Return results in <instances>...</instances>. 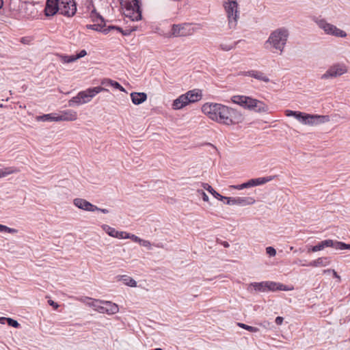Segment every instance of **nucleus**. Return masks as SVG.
Returning a JSON list of instances; mask_svg holds the SVG:
<instances>
[{
    "label": "nucleus",
    "instance_id": "nucleus-38",
    "mask_svg": "<svg viewBox=\"0 0 350 350\" xmlns=\"http://www.w3.org/2000/svg\"><path fill=\"white\" fill-rule=\"evenodd\" d=\"M18 170L16 169H14L13 167L5 168V170H0V178L5 177L9 174L17 172Z\"/></svg>",
    "mask_w": 350,
    "mask_h": 350
},
{
    "label": "nucleus",
    "instance_id": "nucleus-55",
    "mask_svg": "<svg viewBox=\"0 0 350 350\" xmlns=\"http://www.w3.org/2000/svg\"><path fill=\"white\" fill-rule=\"evenodd\" d=\"M283 321H284V318L282 317H276L275 320V323L278 325H280L282 324L283 323Z\"/></svg>",
    "mask_w": 350,
    "mask_h": 350
},
{
    "label": "nucleus",
    "instance_id": "nucleus-54",
    "mask_svg": "<svg viewBox=\"0 0 350 350\" xmlns=\"http://www.w3.org/2000/svg\"><path fill=\"white\" fill-rule=\"evenodd\" d=\"M142 245L144 246V247H150L151 244L150 243V241H146V240H143L142 239V241L141 243H139Z\"/></svg>",
    "mask_w": 350,
    "mask_h": 350
},
{
    "label": "nucleus",
    "instance_id": "nucleus-14",
    "mask_svg": "<svg viewBox=\"0 0 350 350\" xmlns=\"http://www.w3.org/2000/svg\"><path fill=\"white\" fill-rule=\"evenodd\" d=\"M73 204L77 208L87 211L94 212L98 209V206L83 198L74 199Z\"/></svg>",
    "mask_w": 350,
    "mask_h": 350
},
{
    "label": "nucleus",
    "instance_id": "nucleus-29",
    "mask_svg": "<svg viewBox=\"0 0 350 350\" xmlns=\"http://www.w3.org/2000/svg\"><path fill=\"white\" fill-rule=\"evenodd\" d=\"M120 280H121L124 284H126L129 286H131V287L137 286L136 281L128 275H121Z\"/></svg>",
    "mask_w": 350,
    "mask_h": 350
},
{
    "label": "nucleus",
    "instance_id": "nucleus-6",
    "mask_svg": "<svg viewBox=\"0 0 350 350\" xmlns=\"http://www.w3.org/2000/svg\"><path fill=\"white\" fill-rule=\"evenodd\" d=\"M318 25L327 34L340 38H345L347 36L345 31L337 28L334 25L328 23L325 20H320Z\"/></svg>",
    "mask_w": 350,
    "mask_h": 350
},
{
    "label": "nucleus",
    "instance_id": "nucleus-48",
    "mask_svg": "<svg viewBox=\"0 0 350 350\" xmlns=\"http://www.w3.org/2000/svg\"><path fill=\"white\" fill-rule=\"evenodd\" d=\"M136 29H137L136 27H134V28L130 29H125V30L122 29L121 33L123 36H129L132 31H135Z\"/></svg>",
    "mask_w": 350,
    "mask_h": 350
},
{
    "label": "nucleus",
    "instance_id": "nucleus-19",
    "mask_svg": "<svg viewBox=\"0 0 350 350\" xmlns=\"http://www.w3.org/2000/svg\"><path fill=\"white\" fill-rule=\"evenodd\" d=\"M187 97L185 94H182L173 101L172 109L178 110L189 105Z\"/></svg>",
    "mask_w": 350,
    "mask_h": 350
},
{
    "label": "nucleus",
    "instance_id": "nucleus-58",
    "mask_svg": "<svg viewBox=\"0 0 350 350\" xmlns=\"http://www.w3.org/2000/svg\"><path fill=\"white\" fill-rule=\"evenodd\" d=\"M262 327H264L265 328H269L270 329V323L266 321H263L261 324H260Z\"/></svg>",
    "mask_w": 350,
    "mask_h": 350
},
{
    "label": "nucleus",
    "instance_id": "nucleus-46",
    "mask_svg": "<svg viewBox=\"0 0 350 350\" xmlns=\"http://www.w3.org/2000/svg\"><path fill=\"white\" fill-rule=\"evenodd\" d=\"M266 252L270 256H275L276 254V250L273 247H267Z\"/></svg>",
    "mask_w": 350,
    "mask_h": 350
},
{
    "label": "nucleus",
    "instance_id": "nucleus-59",
    "mask_svg": "<svg viewBox=\"0 0 350 350\" xmlns=\"http://www.w3.org/2000/svg\"><path fill=\"white\" fill-rule=\"evenodd\" d=\"M48 303L51 306H59L57 303L51 299H49Z\"/></svg>",
    "mask_w": 350,
    "mask_h": 350
},
{
    "label": "nucleus",
    "instance_id": "nucleus-57",
    "mask_svg": "<svg viewBox=\"0 0 350 350\" xmlns=\"http://www.w3.org/2000/svg\"><path fill=\"white\" fill-rule=\"evenodd\" d=\"M124 234H122V237H118V239H131V235L129 233L126 232H123Z\"/></svg>",
    "mask_w": 350,
    "mask_h": 350
},
{
    "label": "nucleus",
    "instance_id": "nucleus-5",
    "mask_svg": "<svg viewBox=\"0 0 350 350\" xmlns=\"http://www.w3.org/2000/svg\"><path fill=\"white\" fill-rule=\"evenodd\" d=\"M60 14L67 17L73 16L77 12V3L75 0H58Z\"/></svg>",
    "mask_w": 350,
    "mask_h": 350
},
{
    "label": "nucleus",
    "instance_id": "nucleus-17",
    "mask_svg": "<svg viewBox=\"0 0 350 350\" xmlns=\"http://www.w3.org/2000/svg\"><path fill=\"white\" fill-rule=\"evenodd\" d=\"M250 98L251 97L250 96L243 95H235L231 98V100L234 103L237 104L244 109H247V106L250 104Z\"/></svg>",
    "mask_w": 350,
    "mask_h": 350
},
{
    "label": "nucleus",
    "instance_id": "nucleus-37",
    "mask_svg": "<svg viewBox=\"0 0 350 350\" xmlns=\"http://www.w3.org/2000/svg\"><path fill=\"white\" fill-rule=\"evenodd\" d=\"M62 62L66 64V63H71L77 60L75 55H59Z\"/></svg>",
    "mask_w": 350,
    "mask_h": 350
},
{
    "label": "nucleus",
    "instance_id": "nucleus-23",
    "mask_svg": "<svg viewBox=\"0 0 350 350\" xmlns=\"http://www.w3.org/2000/svg\"><path fill=\"white\" fill-rule=\"evenodd\" d=\"M131 98L134 105H138L146 100L147 94L144 92H132Z\"/></svg>",
    "mask_w": 350,
    "mask_h": 350
},
{
    "label": "nucleus",
    "instance_id": "nucleus-39",
    "mask_svg": "<svg viewBox=\"0 0 350 350\" xmlns=\"http://www.w3.org/2000/svg\"><path fill=\"white\" fill-rule=\"evenodd\" d=\"M237 325L239 327H241L243 329H245L250 332H258L259 331L258 328L256 327H252V326H250V325H247L246 324H244L243 323H237Z\"/></svg>",
    "mask_w": 350,
    "mask_h": 350
},
{
    "label": "nucleus",
    "instance_id": "nucleus-42",
    "mask_svg": "<svg viewBox=\"0 0 350 350\" xmlns=\"http://www.w3.org/2000/svg\"><path fill=\"white\" fill-rule=\"evenodd\" d=\"M337 241H333L332 239H326V240H324V241H322V243H323V247H334L336 249V243Z\"/></svg>",
    "mask_w": 350,
    "mask_h": 350
},
{
    "label": "nucleus",
    "instance_id": "nucleus-24",
    "mask_svg": "<svg viewBox=\"0 0 350 350\" xmlns=\"http://www.w3.org/2000/svg\"><path fill=\"white\" fill-rule=\"evenodd\" d=\"M267 291H288L290 288L287 286L275 282L267 281Z\"/></svg>",
    "mask_w": 350,
    "mask_h": 350
},
{
    "label": "nucleus",
    "instance_id": "nucleus-15",
    "mask_svg": "<svg viewBox=\"0 0 350 350\" xmlns=\"http://www.w3.org/2000/svg\"><path fill=\"white\" fill-rule=\"evenodd\" d=\"M240 75L243 76H249L258 81H261L265 83H268L270 81L269 77L266 76L264 72L259 70H251L249 71H244L241 72Z\"/></svg>",
    "mask_w": 350,
    "mask_h": 350
},
{
    "label": "nucleus",
    "instance_id": "nucleus-13",
    "mask_svg": "<svg viewBox=\"0 0 350 350\" xmlns=\"http://www.w3.org/2000/svg\"><path fill=\"white\" fill-rule=\"evenodd\" d=\"M57 12L60 14L58 0H46L44 14L46 16H53Z\"/></svg>",
    "mask_w": 350,
    "mask_h": 350
},
{
    "label": "nucleus",
    "instance_id": "nucleus-61",
    "mask_svg": "<svg viewBox=\"0 0 350 350\" xmlns=\"http://www.w3.org/2000/svg\"><path fill=\"white\" fill-rule=\"evenodd\" d=\"M7 320H8V318L7 317H0V323L1 324H5L7 323Z\"/></svg>",
    "mask_w": 350,
    "mask_h": 350
},
{
    "label": "nucleus",
    "instance_id": "nucleus-9",
    "mask_svg": "<svg viewBox=\"0 0 350 350\" xmlns=\"http://www.w3.org/2000/svg\"><path fill=\"white\" fill-rule=\"evenodd\" d=\"M273 176L260 177L257 178H252L249 180L247 182L242 183L241 185H232V188L235 189H243L251 187L258 186L267 183V182L273 180Z\"/></svg>",
    "mask_w": 350,
    "mask_h": 350
},
{
    "label": "nucleus",
    "instance_id": "nucleus-28",
    "mask_svg": "<svg viewBox=\"0 0 350 350\" xmlns=\"http://www.w3.org/2000/svg\"><path fill=\"white\" fill-rule=\"evenodd\" d=\"M96 23L93 25H87L86 28L88 29H92L97 31L103 32V29L106 27L105 21L100 23V21L96 22Z\"/></svg>",
    "mask_w": 350,
    "mask_h": 350
},
{
    "label": "nucleus",
    "instance_id": "nucleus-53",
    "mask_svg": "<svg viewBox=\"0 0 350 350\" xmlns=\"http://www.w3.org/2000/svg\"><path fill=\"white\" fill-rule=\"evenodd\" d=\"M131 239L133 241L137 242V243H141V241H142V239H140L139 237H138L137 236H136L135 234H131Z\"/></svg>",
    "mask_w": 350,
    "mask_h": 350
},
{
    "label": "nucleus",
    "instance_id": "nucleus-2",
    "mask_svg": "<svg viewBox=\"0 0 350 350\" xmlns=\"http://www.w3.org/2000/svg\"><path fill=\"white\" fill-rule=\"evenodd\" d=\"M121 7L124 9V14L132 21H138L142 18L141 0H120Z\"/></svg>",
    "mask_w": 350,
    "mask_h": 350
},
{
    "label": "nucleus",
    "instance_id": "nucleus-12",
    "mask_svg": "<svg viewBox=\"0 0 350 350\" xmlns=\"http://www.w3.org/2000/svg\"><path fill=\"white\" fill-rule=\"evenodd\" d=\"M268 106L262 101L250 98V104L247 106V109L254 111L257 113L267 112L268 111Z\"/></svg>",
    "mask_w": 350,
    "mask_h": 350
},
{
    "label": "nucleus",
    "instance_id": "nucleus-44",
    "mask_svg": "<svg viewBox=\"0 0 350 350\" xmlns=\"http://www.w3.org/2000/svg\"><path fill=\"white\" fill-rule=\"evenodd\" d=\"M324 249L322 242H319L317 245L312 246L310 249H309L308 252H316L318 251L323 250Z\"/></svg>",
    "mask_w": 350,
    "mask_h": 350
},
{
    "label": "nucleus",
    "instance_id": "nucleus-22",
    "mask_svg": "<svg viewBox=\"0 0 350 350\" xmlns=\"http://www.w3.org/2000/svg\"><path fill=\"white\" fill-rule=\"evenodd\" d=\"M255 200L251 197H237L233 198L232 205L245 206L253 204Z\"/></svg>",
    "mask_w": 350,
    "mask_h": 350
},
{
    "label": "nucleus",
    "instance_id": "nucleus-50",
    "mask_svg": "<svg viewBox=\"0 0 350 350\" xmlns=\"http://www.w3.org/2000/svg\"><path fill=\"white\" fill-rule=\"evenodd\" d=\"M198 192L202 196V198L204 201L207 202L208 201V196L206 195V193L203 190H198Z\"/></svg>",
    "mask_w": 350,
    "mask_h": 350
},
{
    "label": "nucleus",
    "instance_id": "nucleus-56",
    "mask_svg": "<svg viewBox=\"0 0 350 350\" xmlns=\"http://www.w3.org/2000/svg\"><path fill=\"white\" fill-rule=\"evenodd\" d=\"M217 242L221 244L224 247H228L230 246L229 243L227 241H222L217 239Z\"/></svg>",
    "mask_w": 350,
    "mask_h": 350
},
{
    "label": "nucleus",
    "instance_id": "nucleus-60",
    "mask_svg": "<svg viewBox=\"0 0 350 350\" xmlns=\"http://www.w3.org/2000/svg\"><path fill=\"white\" fill-rule=\"evenodd\" d=\"M96 211H100L101 213H105V214H107V213H109V210L108 209L101 208H98V209Z\"/></svg>",
    "mask_w": 350,
    "mask_h": 350
},
{
    "label": "nucleus",
    "instance_id": "nucleus-32",
    "mask_svg": "<svg viewBox=\"0 0 350 350\" xmlns=\"http://www.w3.org/2000/svg\"><path fill=\"white\" fill-rule=\"evenodd\" d=\"M90 18H92L93 22H98L103 23L105 21V18L96 12V10L94 8L90 13Z\"/></svg>",
    "mask_w": 350,
    "mask_h": 350
},
{
    "label": "nucleus",
    "instance_id": "nucleus-8",
    "mask_svg": "<svg viewBox=\"0 0 350 350\" xmlns=\"http://www.w3.org/2000/svg\"><path fill=\"white\" fill-rule=\"evenodd\" d=\"M347 72V68L344 64H336L330 66L321 76V79H327L340 77Z\"/></svg>",
    "mask_w": 350,
    "mask_h": 350
},
{
    "label": "nucleus",
    "instance_id": "nucleus-43",
    "mask_svg": "<svg viewBox=\"0 0 350 350\" xmlns=\"http://www.w3.org/2000/svg\"><path fill=\"white\" fill-rule=\"evenodd\" d=\"M0 232H6L8 233L13 234V233H16L18 232V230L15 228H11L6 226L0 224Z\"/></svg>",
    "mask_w": 350,
    "mask_h": 350
},
{
    "label": "nucleus",
    "instance_id": "nucleus-20",
    "mask_svg": "<svg viewBox=\"0 0 350 350\" xmlns=\"http://www.w3.org/2000/svg\"><path fill=\"white\" fill-rule=\"evenodd\" d=\"M308 125H316L321 123H324L329 120L328 116H320V115H310L308 117Z\"/></svg>",
    "mask_w": 350,
    "mask_h": 350
},
{
    "label": "nucleus",
    "instance_id": "nucleus-21",
    "mask_svg": "<svg viewBox=\"0 0 350 350\" xmlns=\"http://www.w3.org/2000/svg\"><path fill=\"white\" fill-rule=\"evenodd\" d=\"M330 263L329 257H320L317 259L310 262L308 265L302 264V266H310V267H325Z\"/></svg>",
    "mask_w": 350,
    "mask_h": 350
},
{
    "label": "nucleus",
    "instance_id": "nucleus-64",
    "mask_svg": "<svg viewBox=\"0 0 350 350\" xmlns=\"http://www.w3.org/2000/svg\"><path fill=\"white\" fill-rule=\"evenodd\" d=\"M3 5V0H0V8H1Z\"/></svg>",
    "mask_w": 350,
    "mask_h": 350
},
{
    "label": "nucleus",
    "instance_id": "nucleus-10",
    "mask_svg": "<svg viewBox=\"0 0 350 350\" xmlns=\"http://www.w3.org/2000/svg\"><path fill=\"white\" fill-rule=\"evenodd\" d=\"M106 91L108 92V90L102 87L97 86L94 88H90L84 91L79 92L80 97L82 99L83 103H87L91 100V99L94 97L97 94Z\"/></svg>",
    "mask_w": 350,
    "mask_h": 350
},
{
    "label": "nucleus",
    "instance_id": "nucleus-4",
    "mask_svg": "<svg viewBox=\"0 0 350 350\" xmlns=\"http://www.w3.org/2000/svg\"><path fill=\"white\" fill-rule=\"evenodd\" d=\"M224 8L227 13L229 28L234 29L237 25L238 3L236 1H230L225 3Z\"/></svg>",
    "mask_w": 350,
    "mask_h": 350
},
{
    "label": "nucleus",
    "instance_id": "nucleus-47",
    "mask_svg": "<svg viewBox=\"0 0 350 350\" xmlns=\"http://www.w3.org/2000/svg\"><path fill=\"white\" fill-rule=\"evenodd\" d=\"M309 116H310V114L304 113V116H302V118H301L300 122L304 124H308Z\"/></svg>",
    "mask_w": 350,
    "mask_h": 350
},
{
    "label": "nucleus",
    "instance_id": "nucleus-41",
    "mask_svg": "<svg viewBox=\"0 0 350 350\" xmlns=\"http://www.w3.org/2000/svg\"><path fill=\"white\" fill-rule=\"evenodd\" d=\"M336 250H350V244H347L345 243L338 241H336Z\"/></svg>",
    "mask_w": 350,
    "mask_h": 350
},
{
    "label": "nucleus",
    "instance_id": "nucleus-25",
    "mask_svg": "<svg viewBox=\"0 0 350 350\" xmlns=\"http://www.w3.org/2000/svg\"><path fill=\"white\" fill-rule=\"evenodd\" d=\"M102 228L110 236L115 238L122 237L123 231H118L107 224H103Z\"/></svg>",
    "mask_w": 350,
    "mask_h": 350
},
{
    "label": "nucleus",
    "instance_id": "nucleus-1",
    "mask_svg": "<svg viewBox=\"0 0 350 350\" xmlns=\"http://www.w3.org/2000/svg\"><path fill=\"white\" fill-rule=\"evenodd\" d=\"M202 111L210 119L227 126L237 124L244 120L239 111L219 103H206L202 105Z\"/></svg>",
    "mask_w": 350,
    "mask_h": 350
},
{
    "label": "nucleus",
    "instance_id": "nucleus-52",
    "mask_svg": "<svg viewBox=\"0 0 350 350\" xmlns=\"http://www.w3.org/2000/svg\"><path fill=\"white\" fill-rule=\"evenodd\" d=\"M332 271L333 273V276L337 279H338V280L340 281V276L337 273V272L334 270V269H327V270H325L324 272H330Z\"/></svg>",
    "mask_w": 350,
    "mask_h": 350
},
{
    "label": "nucleus",
    "instance_id": "nucleus-36",
    "mask_svg": "<svg viewBox=\"0 0 350 350\" xmlns=\"http://www.w3.org/2000/svg\"><path fill=\"white\" fill-rule=\"evenodd\" d=\"M81 105V104H83V101H82V99L80 97V94L79 92L77 94V95L76 96H74L72 97L69 101H68V105L69 106H72L74 105Z\"/></svg>",
    "mask_w": 350,
    "mask_h": 350
},
{
    "label": "nucleus",
    "instance_id": "nucleus-18",
    "mask_svg": "<svg viewBox=\"0 0 350 350\" xmlns=\"http://www.w3.org/2000/svg\"><path fill=\"white\" fill-rule=\"evenodd\" d=\"M185 96L187 97L188 103H193L199 101L202 99V92L198 89H194L193 90H189L186 92Z\"/></svg>",
    "mask_w": 350,
    "mask_h": 350
},
{
    "label": "nucleus",
    "instance_id": "nucleus-16",
    "mask_svg": "<svg viewBox=\"0 0 350 350\" xmlns=\"http://www.w3.org/2000/svg\"><path fill=\"white\" fill-rule=\"evenodd\" d=\"M77 118V113L76 111L70 109L62 111L61 115L56 116V122L59 121H74Z\"/></svg>",
    "mask_w": 350,
    "mask_h": 350
},
{
    "label": "nucleus",
    "instance_id": "nucleus-45",
    "mask_svg": "<svg viewBox=\"0 0 350 350\" xmlns=\"http://www.w3.org/2000/svg\"><path fill=\"white\" fill-rule=\"evenodd\" d=\"M7 324L9 326L13 327H15V328L18 327L19 325H20L17 321H16V320H14L13 319H11V318H8Z\"/></svg>",
    "mask_w": 350,
    "mask_h": 350
},
{
    "label": "nucleus",
    "instance_id": "nucleus-40",
    "mask_svg": "<svg viewBox=\"0 0 350 350\" xmlns=\"http://www.w3.org/2000/svg\"><path fill=\"white\" fill-rule=\"evenodd\" d=\"M111 30H115V31H117L121 33L122 28L118 27V26H116V25H109L107 27L106 26L105 27V29H103V33H105V34H107Z\"/></svg>",
    "mask_w": 350,
    "mask_h": 350
},
{
    "label": "nucleus",
    "instance_id": "nucleus-51",
    "mask_svg": "<svg viewBox=\"0 0 350 350\" xmlns=\"http://www.w3.org/2000/svg\"><path fill=\"white\" fill-rule=\"evenodd\" d=\"M223 200H226L225 203L226 204H229V205H232V200H233V198L232 197H226V196H223Z\"/></svg>",
    "mask_w": 350,
    "mask_h": 350
},
{
    "label": "nucleus",
    "instance_id": "nucleus-63",
    "mask_svg": "<svg viewBox=\"0 0 350 350\" xmlns=\"http://www.w3.org/2000/svg\"><path fill=\"white\" fill-rule=\"evenodd\" d=\"M93 7L94 8V3L92 1L90 2V5L88 6V8L90 9V8Z\"/></svg>",
    "mask_w": 350,
    "mask_h": 350
},
{
    "label": "nucleus",
    "instance_id": "nucleus-62",
    "mask_svg": "<svg viewBox=\"0 0 350 350\" xmlns=\"http://www.w3.org/2000/svg\"><path fill=\"white\" fill-rule=\"evenodd\" d=\"M21 42L24 44L27 43V38H22Z\"/></svg>",
    "mask_w": 350,
    "mask_h": 350
},
{
    "label": "nucleus",
    "instance_id": "nucleus-11",
    "mask_svg": "<svg viewBox=\"0 0 350 350\" xmlns=\"http://www.w3.org/2000/svg\"><path fill=\"white\" fill-rule=\"evenodd\" d=\"M79 300L81 304L87 305L88 306H98V304H107L111 306H118V304L112 303L109 301H102L100 299H94L89 297H81L80 298H75Z\"/></svg>",
    "mask_w": 350,
    "mask_h": 350
},
{
    "label": "nucleus",
    "instance_id": "nucleus-33",
    "mask_svg": "<svg viewBox=\"0 0 350 350\" xmlns=\"http://www.w3.org/2000/svg\"><path fill=\"white\" fill-rule=\"evenodd\" d=\"M285 115L286 116H293L300 122L301 118H302V116H304V112L287 109L285 111Z\"/></svg>",
    "mask_w": 350,
    "mask_h": 350
},
{
    "label": "nucleus",
    "instance_id": "nucleus-3",
    "mask_svg": "<svg viewBox=\"0 0 350 350\" xmlns=\"http://www.w3.org/2000/svg\"><path fill=\"white\" fill-rule=\"evenodd\" d=\"M288 31L284 27L278 28L273 31L269 36L267 43L271 44L273 48L283 52L284 48L286 44L288 38Z\"/></svg>",
    "mask_w": 350,
    "mask_h": 350
},
{
    "label": "nucleus",
    "instance_id": "nucleus-26",
    "mask_svg": "<svg viewBox=\"0 0 350 350\" xmlns=\"http://www.w3.org/2000/svg\"><path fill=\"white\" fill-rule=\"evenodd\" d=\"M101 85L108 86L111 85L115 88L117 90H120L121 91L124 90V88L117 81H113L109 79H105L101 81Z\"/></svg>",
    "mask_w": 350,
    "mask_h": 350
},
{
    "label": "nucleus",
    "instance_id": "nucleus-34",
    "mask_svg": "<svg viewBox=\"0 0 350 350\" xmlns=\"http://www.w3.org/2000/svg\"><path fill=\"white\" fill-rule=\"evenodd\" d=\"M97 311L100 313H107V314H113L119 311V308H97Z\"/></svg>",
    "mask_w": 350,
    "mask_h": 350
},
{
    "label": "nucleus",
    "instance_id": "nucleus-31",
    "mask_svg": "<svg viewBox=\"0 0 350 350\" xmlns=\"http://www.w3.org/2000/svg\"><path fill=\"white\" fill-rule=\"evenodd\" d=\"M55 114L53 113H49V114H44L42 116H38L36 117V120L37 121H55L56 122V116Z\"/></svg>",
    "mask_w": 350,
    "mask_h": 350
},
{
    "label": "nucleus",
    "instance_id": "nucleus-7",
    "mask_svg": "<svg viewBox=\"0 0 350 350\" xmlns=\"http://www.w3.org/2000/svg\"><path fill=\"white\" fill-rule=\"evenodd\" d=\"M193 33V29L189 24H174L171 29L170 36L182 37L190 36Z\"/></svg>",
    "mask_w": 350,
    "mask_h": 350
},
{
    "label": "nucleus",
    "instance_id": "nucleus-49",
    "mask_svg": "<svg viewBox=\"0 0 350 350\" xmlns=\"http://www.w3.org/2000/svg\"><path fill=\"white\" fill-rule=\"evenodd\" d=\"M87 55V52L85 50H81L79 53H77V55H75V57L77 59L81 58V57H83L84 56H85Z\"/></svg>",
    "mask_w": 350,
    "mask_h": 350
},
{
    "label": "nucleus",
    "instance_id": "nucleus-27",
    "mask_svg": "<svg viewBox=\"0 0 350 350\" xmlns=\"http://www.w3.org/2000/svg\"><path fill=\"white\" fill-rule=\"evenodd\" d=\"M202 187H204V189H206L208 192H210L215 198L220 201L223 200V196H221L215 190H214V189L208 183H202Z\"/></svg>",
    "mask_w": 350,
    "mask_h": 350
},
{
    "label": "nucleus",
    "instance_id": "nucleus-30",
    "mask_svg": "<svg viewBox=\"0 0 350 350\" xmlns=\"http://www.w3.org/2000/svg\"><path fill=\"white\" fill-rule=\"evenodd\" d=\"M267 281L261 282H254L251 284V286L254 287L256 291H267Z\"/></svg>",
    "mask_w": 350,
    "mask_h": 350
},
{
    "label": "nucleus",
    "instance_id": "nucleus-35",
    "mask_svg": "<svg viewBox=\"0 0 350 350\" xmlns=\"http://www.w3.org/2000/svg\"><path fill=\"white\" fill-rule=\"evenodd\" d=\"M241 40H238L237 42H234L233 44H221L219 45V49L224 51H230L234 48H236V46L238 44L239 42H240Z\"/></svg>",
    "mask_w": 350,
    "mask_h": 350
}]
</instances>
